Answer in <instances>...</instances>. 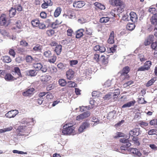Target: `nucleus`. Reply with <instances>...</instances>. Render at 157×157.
Listing matches in <instances>:
<instances>
[{
  "mask_svg": "<svg viewBox=\"0 0 157 157\" xmlns=\"http://www.w3.org/2000/svg\"><path fill=\"white\" fill-rule=\"evenodd\" d=\"M110 4L113 6H118L120 8L117 10V11L121 13L123 10L125 5L123 2L121 0H109Z\"/></svg>",
  "mask_w": 157,
  "mask_h": 157,
  "instance_id": "1",
  "label": "nucleus"
},
{
  "mask_svg": "<svg viewBox=\"0 0 157 157\" xmlns=\"http://www.w3.org/2000/svg\"><path fill=\"white\" fill-rule=\"evenodd\" d=\"M74 131V128L72 125L69 126L67 124L63 127L62 133L64 135H70L73 134Z\"/></svg>",
  "mask_w": 157,
  "mask_h": 157,
  "instance_id": "2",
  "label": "nucleus"
},
{
  "mask_svg": "<svg viewBox=\"0 0 157 157\" xmlns=\"http://www.w3.org/2000/svg\"><path fill=\"white\" fill-rule=\"evenodd\" d=\"M140 133V128H135L129 131V135L131 136L135 137L139 136Z\"/></svg>",
  "mask_w": 157,
  "mask_h": 157,
  "instance_id": "3",
  "label": "nucleus"
},
{
  "mask_svg": "<svg viewBox=\"0 0 157 157\" xmlns=\"http://www.w3.org/2000/svg\"><path fill=\"white\" fill-rule=\"evenodd\" d=\"M19 113L18 110H13L9 111L7 113L5 116L6 117L9 118H11L14 117Z\"/></svg>",
  "mask_w": 157,
  "mask_h": 157,
  "instance_id": "4",
  "label": "nucleus"
},
{
  "mask_svg": "<svg viewBox=\"0 0 157 157\" xmlns=\"http://www.w3.org/2000/svg\"><path fill=\"white\" fill-rule=\"evenodd\" d=\"M90 124L87 121L83 122L79 127L78 131L81 133L83 132L85 129L88 128L90 127Z\"/></svg>",
  "mask_w": 157,
  "mask_h": 157,
  "instance_id": "5",
  "label": "nucleus"
},
{
  "mask_svg": "<svg viewBox=\"0 0 157 157\" xmlns=\"http://www.w3.org/2000/svg\"><path fill=\"white\" fill-rule=\"evenodd\" d=\"M90 115V113L89 111H86L83 113L78 116L76 117V120L77 121H80L81 120L84 119L89 117Z\"/></svg>",
  "mask_w": 157,
  "mask_h": 157,
  "instance_id": "6",
  "label": "nucleus"
},
{
  "mask_svg": "<svg viewBox=\"0 0 157 157\" xmlns=\"http://www.w3.org/2000/svg\"><path fill=\"white\" fill-rule=\"evenodd\" d=\"M25 126H19L16 130V133L17 136H23L24 133L25 131Z\"/></svg>",
  "mask_w": 157,
  "mask_h": 157,
  "instance_id": "7",
  "label": "nucleus"
},
{
  "mask_svg": "<svg viewBox=\"0 0 157 157\" xmlns=\"http://www.w3.org/2000/svg\"><path fill=\"white\" fill-rule=\"evenodd\" d=\"M131 145V144L129 142L124 144L121 147L120 151H118V150L117 149L116 151H119L120 152L123 153L124 151L128 149V148Z\"/></svg>",
  "mask_w": 157,
  "mask_h": 157,
  "instance_id": "8",
  "label": "nucleus"
},
{
  "mask_svg": "<svg viewBox=\"0 0 157 157\" xmlns=\"http://www.w3.org/2000/svg\"><path fill=\"white\" fill-rule=\"evenodd\" d=\"M85 5V3L82 1L75 2L73 4V6L76 8H80Z\"/></svg>",
  "mask_w": 157,
  "mask_h": 157,
  "instance_id": "9",
  "label": "nucleus"
},
{
  "mask_svg": "<svg viewBox=\"0 0 157 157\" xmlns=\"http://www.w3.org/2000/svg\"><path fill=\"white\" fill-rule=\"evenodd\" d=\"M93 49L95 51H98L101 52H103L105 51L106 49L104 46L103 45L100 46L97 45L94 46Z\"/></svg>",
  "mask_w": 157,
  "mask_h": 157,
  "instance_id": "10",
  "label": "nucleus"
},
{
  "mask_svg": "<svg viewBox=\"0 0 157 157\" xmlns=\"http://www.w3.org/2000/svg\"><path fill=\"white\" fill-rule=\"evenodd\" d=\"M21 123L23 124H28L33 125L34 123V121L33 119L32 118L28 119H24L22 120Z\"/></svg>",
  "mask_w": 157,
  "mask_h": 157,
  "instance_id": "11",
  "label": "nucleus"
},
{
  "mask_svg": "<svg viewBox=\"0 0 157 157\" xmlns=\"http://www.w3.org/2000/svg\"><path fill=\"white\" fill-rule=\"evenodd\" d=\"M75 72L71 69H69L66 72V76L67 78L69 80H71L73 78L74 76Z\"/></svg>",
  "mask_w": 157,
  "mask_h": 157,
  "instance_id": "12",
  "label": "nucleus"
},
{
  "mask_svg": "<svg viewBox=\"0 0 157 157\" xmlns=\"http://www.w3.org/2000/svg\"><path fill=\"white\" fill-rule=\"evenodd\" d=\"M63 16H65L66 19H74L75 17V15L73 11H69L67 13V15L66 14H64Z\"/></svg>",
  "mask_w": 157,
  "mask_h": 157,
  "instance_id": "13",
  "label": "nucleus"
},
{
  "mask_svg": "<svg viewBox=\"0 0 157 157\" xmlns=\"http://www.w3.org/2000/svg\"><path fill=\"white\" fill-rule=\"evenodd\" d=\"M33 88L28 89L25 91L23 93V95L25 96H29L32 95L34 91Z\"/></svg>",
  "mask_w": 157,
  "mask_h": 157,
  "instance_id": "14",
  "label": "nucleus"
},
{
  "mask_svg": "<svg viewBox=\"0 0 157 157\" xmlns=\"http://www.w3.org/2000/svg\"><path fill=\"white\" fill-rule=\"evenodd\" d=\"M4 78L6 80L8 81H12L16 79V78L9 73H7L6 75Z\"/></svg>",
  "mask_w": 157,
  "mask_h": 157,
  "instance_id": "15",
  "label": "nucleus"
},
{
  "mask_svg": "<svg viewBox=\"0 0 157 157\" xmlns=\"http://www.w3.org/2000/svg\"><path fill=\"white\" fill-rule=\"evenodd\" d=\"M131 152L134 155V156L137 157H140L141 155V153L136 148H132Z\"/></svg>",
  "mask_w": 157,
  "mask_h": 157,
  "instance_id": "16",
  "label": "nucleus"
},
{
  "mask_svg": "<svg viewBox=\"0 0 157 157\" xmlns=\"http://www.w3.org/2000/svg\"><path fill=\"white\" fill-rule=\"evenodd\" d=\"M131 152L134 155V156L137 157H140L141 155V153L136 148H132Z\"/></svg>",
  "mask_w": 157,
  "mask_h": 157,
  "instance_id": "17",
  "label": "nucleus"
},
{
  "mask_svg": "<svg viewBox=\"0 0 157 157\" xmlns=\"http://www.w3.org/2000/svg\"><path fill=\"white\" fill-rule=\"evenodd\" d=\"M136 101L135 100L130 101L129 102L127 103L126 104H124L122 106V108H126L130 107L131 106H133L134 105Z\"/></svg>",
  "mask_w": 157,
  "mask_h": 157,
  "instance_id": "18",
  "label": "nucleus"
},
{
  "mask_svg": "<svg viewBox=\"0 0 157 157\" xmlns=\"http://www.w3.org/2000/svg\"><path fill=\"white\" fill-rule=\"evenodd\" d=\"M43 55L46 58H50L52 56V54L50 50H46L44 51Z\"/></svg>",
  "mask_w": 157,
  "mask_h": 157,
  "instance_id": "19",
  "label": "nucleus"
},
{
  "mask_svg": "<svg viewBox=\"0 0 157 157\" xmlns=\"http://www.w3.org/2000/svg\"><path fill=\"white\" fill-rule=\"evenodd\" d=\"M84 31V29H82L78 30L76 31V37L77 38H79L82 37L83 35V32Z\"/></svg>",
  "mask_w": 157,
  "mask_h": 157,
  "instance_id": "20",
  "label": "nucleus"
},
{
  "mask_svg": "<svg viewBox=\"0 0 157 157\" xmlns=\"http://www.w3.org/2000/svg\"><path fill=\"white\" fill-rule=\"evenodd\" d=\"M52 78V77L49 75L43 76L41 77V80L43 81L47 82Z\"/></svg>",
  "mask_w": 157,
  "mask_h": 157,
  "instance_id": "21",
  "label": "nucleus"
},
{
  "mask_svg": "<svg viewBox=\"0 0 157 157\" xmlns=\"http://www.w3.org/2000/svg\"><path fill=\"white\" fill-rule=\"evenodd\" d=\"M114 32L113 31H112L110 34L109 38L108 40V43L110 44H113L114 42Z\"/></svg>",
  "mask_w": 157,
  "mask_h": 157,
  "instance_id": "22",
  "label": "nucleus"
},
{
  "mask_svg": "<svg viewBox=\"0 0 157 157\" xmlns=\"http://www.w3.org/2000/svg\"><path fill=\"white\" fill-rule=\"evenodd\" d=\"M16 8L13 7L11 8L9 11L10 17L11 18L13 17L16 14Z\"/></svg>",
  "mask_w": 157,
  "mask_h": 157,
  "instance_id": "23",
  "label": "nucleus"
},
{
  "mask_svg": "<svg viewBox=\"0 0 157 157\" xmlns=\"http://www.w3.org/2000/svg\"><path fill=\"white\" fill-rule=\"evenodd\" d=\"M62 46L60 45H59L57 46L55 49V51L57 55H59L62 51Z\"/></svg>",
  "mask_w": 157,
  "mask_h": 157,
  "instance_id": "24",
  "label": "nucleus"
},
{
  "mask_svg": "<svg viewBox=\"0 0 157 157\" xmlns=\"http://www.w3.org/2000/svg\"><path fill=\"white\" fill-rule=\"evenodd\" d=\"M13 129L12 126H10L6 128H4L0 129V134L4 133L6 132H9L11 131Z\"/></svg>",
  "mask_w": 157,
  "mask_h": 157,
  "instance_id": "25",
  "label": "nucleus"
},
{
  "mask_svg": "<svg viewBox=\"0 0 157 157\" xmlns=\"http://www.w3.org/2000/svg\"><path fill=\"white\" fill-rule=\"evenodd\" d=\"M135 27V25L134 23H128L127 25V29L130 31L133 30Z\"/></svg>",
  "mask_w": 157,
  "mask_h": 157,
  "instance_id": "26",
  "label": "nucleus"
},
{
  "mask_svg": "<svg viewBox=\"0 0 157 157\" xmlns=\"http://www.w3.org/2000/svg\"><path fill=\"white\" fill-rule=\"evenodd\" d=\"M37 73L36 70H30L27 72V74L31 76H35Z\"/></svg>",
  "mask_w": 157,
  "mask_h": 157,
  "instance_id": "27",
  "label": "nucleus"
},
{
  "mask_svg": "<svg viewBox=\"0 0 157 157\" xmlns=\"http://www.w3.org/2000/svg\"><path fill=\"white\" fill-rule=\"evenodd\" d=\"M151 65V62L150 61H147L144 64V66L147 70H148Z\"/></svg>",
  "mask_w": 157,
  "mask_h": 157,
  "instance_id": "28",
  "label": "nucleus"
},
{
  "mask_svg": "<svg viewBox=\"0 0 157 157\" xmlns=\"http://www.w3.org/2000/svg\"><path fill=\"white\" fill-rule=\"evenodd\" d=\"M61 9L60 7H58L54 13V16L55 17H58L61 13Z\"/></svg>",
  "mask_w": 157,
  "mask_h": 157,
  "instance_id": "29",
  "label": "nucleus"
},
{
  "mask_svg": "<svg viewBox=\"0 0 157 157\" xmlns=\"http://www.w3.org/2000/svg\"><path fill=\"white\" fill-rule=\"evenodd\" d=\"M3 61L6 63H9L11 61V59L10 57L8 56H4L2 58Z\"/></svg>",
  "mask_w": 157,
  "mask_h": 157,
  "instance_id": "30",
  "label": "nucleus"
},
{
  "mask_svg": "<svg viewBox=\"0 0 157 157\" xmlns=\"http://www.w3.org/2000/svg\"><path fill=\"white\" fill-rule=\"evenodd\" d=\"M9 21L10 20H0V24L2 26H7L10 24Z\"/></svg>",
  "mask_w": 157,
  "mask_h": 157,
  "instance_id": "31",
  "label": "nucleus"
},
{
  "mask_svg": "<svg viewBox=\"0 0 157 157\" xmlns=\"http://www.w3.org/2000/svg\"><path fill=\"white\" fill-rule=\"evenodd\" d=\"M116 114V112L115 111H113L112 112H109L107 116V118L109 119H111L112 118H114V117L115 114Z\"/></svg>",
  "mask_w": 157,
  "mask_h": 157,
  "instance_id": "32",
  "label": "nucleus"
},
{
  "mask_svg": "<svg viewBox=\"0 0 157 157\" xmlns=\"http://www.w3.org/2000/svg\"><path fill=\"white\" fill-rule=\"evenodd\" d=\"M26 62L29 63H32L34 60V59L30 55H27L25 57Z\"/></svg>",
  "mask_w": 157,
  "mask_h": 157,
  "instance_id": "33",
  "label": "nucleus"
},
{
  "mask_svg": "<svg viewBox=\"0 0 157 157\" xmlns=\"http://www.w3.org/2000/svg\"><path fill=\"white\" fill-rule=\"evenodd\" d=\"M130 20L135 19H137L138 18L137 16L136 13L133 12H131L129 14Z\"/></svg>",
  "mask_w": 157,
  "mask_h": 157,
  "instance_id": "34",
  "label": "nucleus"
},
{
  "mask_svg": "<svg viewBox=\"0 0 157 157\" xmlns=\"http://www.w3.org/2000/svg\"><path fill=\"white\" fill-rule=\"evenodd\" d=\"M13 70L14 72L17 74L19 77H21V71L18 67H16L14 68Z\"/></svg>",
  "mask_w": 157,
  "mask_h": 157,
  "instance_id": "35",
  "label": "nucleus"
},
{
  "mask_svg": "<svg viewBox=\"0 0 157 157\" xmlns=\"http://www.w3.org/2000/svg\"><path fill=\"white\" fill-rule=\"evenodd\" d=\"M156 80L155 78H153L151 79L146 84V86L147 87H149L153 84Z\"/></svg>",
  "mask_w": 157,
  "mask_h": 157,
  "instance_id": "36",
  "label": "nucleus"
},
{
  "mask_svg": "<svg viewBox=\"0 0 157 157\" xmlns=\"http://www.w3.org/2000/svg\"><path fill=\"white\" fill-rule=\"evenodd\" d=\"M130 70V69L129 67L128 66H126L124 67L122 71L121 72L124 74L127 75Z\"/></svg>",
  "mask_w": 157,
  "mask_h": 157,
  "instance_id": "37",
  "label": "nucleus"
},
{
  "mask_svg": "<svg viewBox=\"0 0 157 157\" xmlns=\"http://www.w3.org/2000/svg\"><path fill=\"white\" fill-rule=\"evenodd\" d=\"M57 66L59 69L63 70L66 69L67 65L62 63H59L57 64Z\"/></svg>",
  "mask_w": 157,
  "mask_h": 157,
  "instance_id": "38",
  "label": "nucleus"
},
{
  "mask_svg": "<svg viewBox=\"0 0 157 157\" xmlns=\"http://www.w3.org/2000/svg\"><path fill=\"white\" fill-rule=\"evenodd\" d=\"M50 58L48 59V62L50 63H54L56 61V57L54 55H52V56Z\"/></svg>",
  "mask_w": 157,
  "mask_h": 157,
  "instance_id": "39",
  "label": "nucleus"
},
{
  "mask_svg": "<svg viewBox=\"0 0 157 157\" xmlns=\"http://www.w3.org/2000/svg\"><path fill=\"white\" fill-rule=\"evenodd\" d=\"M58 82L59 85L62 86H65L66 84V81L62 79H60L58 81Z\"/></svg>",
  "mask_w": 157,
  "mask_h": 157,
  "instance_id": "40",
  "label": "nucleus"
},
{
  "mask_svg": "<svg viewBox=\"0 0 157 157\" xmlns=\"http://www.w3.org/2000/svg\"><path fill=\"white\" fill-rule=\"evenodd\" d=\"M39 23V20H32L31 21L32 25L34 27H38Z\"/></svg>",
  "mask_w": 157,
  "mask_h": 157,
  "instance_id": "41",
  "label": "nucleus"
},
{
  "mask_svg": "<svg viewBox=\"0 0 157 157\" xmlns=\"http://www.w3.org/2000/svg\"><path fill=\"white\" fill-rule=\"evenodd\" d=\"M41 50V46L39 45H36L33 48V50L35 52H39Z\"/></svg>",
  "mask_w": 157,
  "mask_h": 157,
  "instance_id": "42",
  "label": "nucleus"
},
{
  "mask_svg": "<svg viewBox=\"0 0 157 157\" xmlns=\"http://www.w3.org/2000/svg\"><path fill=\"white\" fill-rule=\"evenodd\" d=\"M117 11H116L115 10H112L110 13V15H111V17H106V18H108L109 19L113 18L115 16Z\"/></svg>",
  "mask_w": 157,
  "mask_h": 157,
  "instance_id": "43",
  "label": "nucleus"
},
{
  "mask_svg": "<svg viewBox=\"0 0 157 157\" xmlns=\"http://www.w3.org/2000/svg\"><path fill=\"white\" fill-rule=\"evenodd\" d=\"M120 73L121 74V75L120 77V78L121 81L124 80L128 76L127 75L124 74L121 72H120Z\"/></svg>",
  "mask_w": 157,
  "mask_h": 157,
  "instance_id": "44",
  "label": "nucleus"
},
{
  "mask_svg": "<svg viewBox=\"0 0 157 157\" xmlns=\"http://www.w3.org/2000/svg\"><path fill=\"white\" fill-rule=\"evenodd\" d=\"M115 91H116L114 92L113 93L111 92L112 97L113 96L114 97V98H116V96L117 97L120 94V92L118 90H115Z\"/></svg>",
  "mask_w": 157,
  "mask_h": 157,
  "instance_id": "45",
  "label": "nucleus"
},
{
  "mask_svg": "<svg viewBox=\"0 0 157 157\" xmlns=\"http://www.w3.org/2000/svg\"><path fill=\"white\" fill-rule=\"evenodd\" d=\"M46 33L48 36H51L54 34L55 31L51 29L47 30Z\"/></svg>",
  "mask_w": 157,
  "mask_h": 157,
  "instance_id": "46",
  "label": "nucleus"
},
{
  "mask_svg": "<svg viewBox=\"0 0 157 157\" xmlns=\"http://www.w3.org/2000/svg\"><path fill=\"white\" fill-rule=\"evenodd\" d=\"M112 97V96L111 92L105 95L103 97V98L105 100H108L111 98Z\"/></svg>",
  "mask_w": 157,
  "mask_h": 157,
  "instance_id": "47",
  "label": "nucleus"
},
{
  "mask_svg": "<svg viewBox=\"0 0 157 157\" xmlns=\"http://www.w3.org/2000/svg\"><path fill=\"white\" fill-rule=\"evenodd\" d=\"M62 21H59V20H56L55 22H53L52 24V26L53 28L56 27V26L59 25L62 23Z\"/></svg>",
  "mask_w": 157,
  "mask_h": 157,
  "instance_id": "48",
  "label": "nucleus"
},
{
  "mask_svg": "<svg viewBox=\"0 0 157 157\" xmlns=\"http://www.w3.org/2000/svg\"><path fill=\"white\" fill-rule=\"evenodd\" d=\"M47 67L45 65H42L41 66V68L40 69L43 72H45L47 70Z\"/></svg>",
  "mask_w": 157,
  "mask_h": 157,
  "instance_id": "49",
  "label": "nucleus"
},
{
  "mask_svg": "<svg viewBox=\"0 0 157 157\" xmlns=\"http://www.w3.org/2000/svg\"><path fill=\"white\" fill-rule=\"evenodd\" d=\"M132 140L136 145L139 146L140 145V143L138 141L137 138L134 137L132 138Z\"/></svg>",
  "mask_w": 157,
  "mask_h": 157,
  "instance_id": "50",
  "label": "nucleus"
},
{
  "mask_svg": "<svg viewBox=\"0 0 157 157\" xmlns=\"http://www.w3.org/2000/svg\"><path fill=\"white\" fill-rule=\"evenodd\" d=\"M42 65L41 63H37L34 64V67L35 68L37 69L38 70H40L41 68Z\"/></svg>",
  "mask_w": 157,
  "mask_h": 157,
  "instance_id": "51",
  "label": "nucleus"
},
{
  "mask_svg": "<svg viewBox=\"0 0 157 157\" xmlns=\"http://www.w3.org/2000/svg\"><path fill=\"white\" fill-rule=\"evenodd\" d=\"M156 132V130L155 129H150L149 130L148 134L149 135H152L155 134Z\"/></svg>",
  "mask_w": 157,
  "mask_h": 157,
  "instance_id": "52",
  "label": "nucleus"
},
{
  "mask_svg": "<svg viewBox=\"0 0 157 157\" xmlns=\"http://www.w3.org/2000/svg\"><path fill=\"white\" fill-rule=\"evenodd\" d=\"M111 85V81L110 80L107 81L104 83L103 86L105 87H109Z\"/></svg>",
  "mask_w": 157,
  "mask_h": 157,
  "instance_id": "53",
  "label": "nucleus"
},
{
  "mask_svg": "<svg viewBox=\"0 0 157 157\" xmlns=\"http://www.w3.org/2000/svg\"><path fill=\"white\" fill-rule=\"evenodd\" d=\"M20 45L26 47L28 45V44L25 40H22L20 41Z\"/></svg>",
  "mask_w": 157,
  "mask_h": 157,
  "instance_id": "54",
  "label": "nucleus"
},
{
  "mask_svg": "<svg viewBox=\"0 0 157 157\" xmlns=\"http://www.w3.org/2000/svg\"><path fill=\"white\" fill-rule=\"evenodd\" d=\"M149 12L151 13L154 14L157 11L155 8L151 7L149 9Z\"/></svg>",
  "mask_w": 157,
  "mask_h": 157,
  "instance_id": "55",
  "label": "nucleus"
},
{
  "mask_svg": "<svg viewBox=\"0 0 157 157\" xmlns=\"http://www.w3.org/2000/svg\"><path fill=\"white\" fill-rule=\"evenodd\" d=\"M95 99H92L90 101V103L92 105H94L95 106H97L98 104L96 102Z\"/></svg>",
  "mask_w": 157,
  "mask_h": 157,
  "instance_id": "56",
  "label": "nucleus"
},
{
  "mask_svg": "<svg viewBox=\"0 0 157 157\" xmlns=\"http://www.w3.org/2000/svg\"><path fill=\"white\" fill-rule=\"evenodd\" d=\"M9 53L10 55L12 56L13 57H15L16 53L13 49H10L9 50Z\"/></svg>",
  "mask_w": 157,
  "mask_h": 157,
  "instance_id": "57",
  "label": "nucleus"
},
{
  "mask_svg": "<svg viewBox=\"0 0 157 157\" xmlns=\"http://www.w3.org/2000/svg\"><path fill=\"white\" fill-rule=\"evenodd\" d=\"M124 134L122 133L118 132L117 133V135L115 136V138H117L118 137H124Z\"/></svg>",
  "mask_w": 157,
  "mask_h": 157,
  "instance_id": "58",
  "label": "nucleus"
},
{
  "mask_svg": "<svg viewBox=\"0 0 157 157\" xmlns=\"http://www.w3.org/2000/svg\"><path fill=\"white\" fill-rule=\"evenodd\" d=\"M117 47V45H114L113 47L110 48V51L112 53L115 52L116 51V48Z\"/></svg>",
  "mask_w": 157,
  "mask_h": 157,
  "instance_id": "59",
  "label": "nucleus"
},
{
  "mask_svg": "<svg viewBox=\"0 0 157 157\" xmlns=\"http://www.w3.org/2000/svg\"><path fill=\"white\" fill-rule=\"evenodd\" d=\"M101 57L102 59V64L106 65L108 63L107 60L105 59V56H102Z\"/></svg>",
  "mask_w": 157,
  "mask_h": 157,
  "instance_id": "60",
  "label": "nucleus"
},
{
  "mask_svg": "<svg viewBox=\"0 0 157 157\" xmlns=\"http://www.w3.org/2000/svg\"><path fill=\"white\" fill-rule=\"evenodd\" d=\"M69 85L70 87H75L77 86V84L74 82H68Z\"/></svg>",
  "mask_w": 157,
  "mask_h": 157,
  "instance_id": "61",
  "label": "nucleus"
},
{
  "mask_svg": "<svg viewBox=\"0 0 157 157\" xmlns=\"http://www.w3.org/2000/svg\"><path fill=\"white\" fill-rule=\"evenodd\" d=\"M138 102L140 104H145L147 102L144 100V98H139Z\"/></svg>",
  "mask_w": 157,
  "mask_h": 157,
  "instance_id": "62",
  "label": "nucleus"
},
{
  "mask_svg": "<svg viewBox=\"0 0 157 157\" xmlns=\"http://www.w3.org/2000/svg\"><path fill=\"white\" fill-rule=\"evenodd\" d=\"M78 63L77 60H71L70 62V65L71 66H73L74 65H76Z\"/></svg>",
  "mask_w": 157,
  "mask_h": 157,
  "instance_id": "63",
  "label": "nucleus"
},
{
  "mask_svg": "<svg viewBox=\"0 0 157 157\" xmlns=\"http://www.w3.org/2000/svg\"><path fill=\"white\" fill-rule=\"evenodd\" d=\"M151 23L155 25V29L157 30V20H151Z\"/></svg>",
  "mask_w": 157,
  "mask_h": 157,
  "instance_id": "64",
  "label": "nucleus"
}]
</instances>
